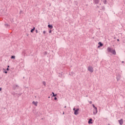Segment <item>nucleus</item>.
Listing matches in <instances>:
<instances>
[{
	"label": "nucleus",
	"instance_id": "1",
	"mask_svg": "<svg viewBox=\"0 0 125 125\" xmlns=\"http://www.w3.org/2000/svg\"><path fill=\"white\" fill-rule=\"evenodd\" d=\"M88 71L91 73H93V67L91 66H89L87 69Z\"/></svg>",
	"mask_w": 125,
	"mask_h": 125
},
{
	"label": "nucleus",
	"instance_id": "2",
	"mask_svg": "<svg viewBox=\"0 0 125 125\" xmlns=\"http://www.w3.org/2000/svg\"><path fill=\"white\" fill-rule=\"evenodd\" d=\"M98 112V111H97V108H94L93 111V115H96Z\"/></svg>",
	"mask_w": 125,
	"mask_h": 125
},
{
	"label": "nucleus",
	"instance_id": "3",
	"mask_svg": "<svg viewBox=\"0 0 125 125\" xmlns=\"http://www.w3.org/2000/svg\"><path fill=\"white\" fill-rule=\"evenodd\" d=\"M118 122L120 125H123L124 124V120L121 119L120 120H118Z\"/></svg>",
	"mask_w": 125,
	"mask_h": 125
},
{
	"label": "nucleus",
	"instance_id": "4",
	"mask_svg": "<svg viewBox=\"0 0 125 125\" xmlns=\"http://www.w3.org/2000/svg\"><path fill=\"white\" fill-rule=\"evenodd\" d=\"M79 111H80V109L77 108L75 111H74V115H79Z\"/></svg>",
	"mask_w": 125,
	"mask_h": 125
},
{
	"label": "nucleus",
	"instance_id": "5",
	"mask_svg": "<svg viewBox=\"0 0 125 125\" xmlns=\"http://www.w3.org/2000/svg\"><path fill=\"white\" fill-rule=\"evenodd\" d=\"M107 50L108 52H110L111 53L112 50H113L112 48H110V47H108L107 49Z\"/></svg>",
	"mask_w": 125,
	"mask_h": 125
},
{
	"label": "nucleus",
	"instance_id": "6",
	"mask_svg": "<svg viewBox=\"0 0 125 125\" xmlns=\"http://www.w3.org/2000/svg\"><path fill=\"white\" fill-rule=\"evenodd\" d=\"M111 53H112V54H114V55H116V50H112V51H111Z\"/></svg>",
	"mask_w": 125,
	"mask_h": 125
},
{
	"label": "nucleus",
	"instance_id": "7",
	"mask_svg": "<svg viewBox=\"0 0 125 125\" xmlns=\"http://www.w3.org/2000/svg\"><path fill=\"white\" fill-rule=\"evenodd\" d=\"M32 104L35 105V106H38V102H35V101H33L32 102Z\"/></svg>",
	"mask_w": 125,
	"mask_h": 125
},
{
	"label": "nucleus",
	"instance_id": "8",
	"mask_svg": "<svg viewBox=\"0 0 125 125\" xmlns=\"http://www.w3.org/2000/svg\"><path fill=\"white\" fill-rule=\"evenodd\" d=\"M88 124H92V119H90L88 122Z\"/></svg>",
	"mask_w": 125,
	"mask_h": 125
},
{
	"label": "nucleus",
	"instance_id": "9",
	"mask_svg": "<svg viewBox=\"0 0 125 125\" xmlns=\"http://www.w3.org/2000/svg\"><path fill=\"white\" fill-rule=\"evenodd\" d=\"M48 28H49L50 29H52V28H53V26L52 25H50V24H49V25H48Z\"/></svg>",
	"mask_w": 125,
	"mask_h": 125
},
{
	"label": "nucleus",
	"instance_id": "10",
	"mask_svg": "<svg viewBox=\"0 0 125 125\" xmlns=\"http://www.w3.org/2000/svg\"><path fill=\"white\" fill-rule=\"evenodd\" d=\"M35 29H36V28L33 27V28L31 30V31H30L31 33H33V32H34V31H35Z\"/></svg>",
	"mask_w": 125,
	"mask_h": 125
},
{
	"label": "nucleus",
	"instance_id": "11",
	"mask_svg": "<svg viewBox=\"0 0 125 125\" xmlns=\"http://www.w3.org/2000/svg\"><path fill=\"white\" fill-rule=\"evenodd\" d=\"M98 44H99L100 46H103V44L101 43V42H99Z\"/></svg>",
	"mask_w": 125,
	"mask_h": 125
},
{
	"label": "nucleus",
	"instance_id": "12",
	"mask_svg": "<svg viewBox=\"0 0 125 125\" xmlns=\"http://www.w3.org/2000/svg\"><path fill=\"white\" fill-rule=\"evenodd\" d=\"M95 3L96 4L99 3V0H95Z\"/></svg>",
	"mask_w": 125,
	"mask_h": 125
},
{
	"label": "nucleus",
	"instance_id": "13",
	"mask_svg": "<svg viewBox=\"0 0 125 125\" xmlns=\"http://www.w3.org/2000/svg\"><path fill=\"white\" fill-rule=\"evenodd\" d=\"M53 94V97H55V96H57V94H54V92L52 93Z\"/></svg>",
	"mask_w": 125,
	"mask_h": 125
},
{
	"label": "nucleus",
	"instance_id": "14",
	"mask_svg": "<svg viewBox=\"0 0 125 125\" xmlns=\"http://www.w3.org/2000/svg\"><path fill=\"white\" fill-rule=\"evenodd\" d=\"M11 58V59H15V56H12Z\"/></svg>",
	"mask_w": 125,
	"mask_h": 125
},
{
	"label": "nucleus",
	"instance_id": "15",
	"mask_svg": "<svg viewBox=\"0 0 125 125\" xmlns=\"http://www.w3.org/2000/svg\"><path fill=\"white\" fill-rule=\"evenodd\" d=\"M42 84H43V85H44V86H45V85H46V83L44 81L42 82Z\"/></svg>",
	"mask_w": 125,
	"mask_h": 125
},
{
	"label": "nucleus",
	"instance_id": "16",
	"mask_svg": "<svg viewBox=\"0 0 125 125\" xmlns=\"http://www.w3.org/2000/svg\"><path fill=\"white\" fill-rule=\"evenodd\" d=\"M17 86H18V85H15L13 86V88H14V89H15V88H16V87H17Z\"/></svg>",
	"mask_w": 125,
	"mask_h": 125
},
{
	"label": "nucleus",
	"instance_id": "17",
	"mask_svg": "<svg viewBox=\"0 0 125 125\" xmlns=\"http://www.w3.org/2000/svg\"><path fill=\"white\" fill-rule=\"evenodd\" d=\"M106 2H107V0H104V4H106Z\"/></svg>",
	"mask_w": 125,
	"mask_h": 125
},
{
	"label": "nucleus",
	"instance_id": "18",
	"mask_svg": "<svg viewBox=\"0 0 125 125\" xmlns=\"http://www.w3.org/2000/svg\"><path fill=\"white\" fill-rule=\"evenodd\" d=\"M92 106H93L94 109H95V108H97V107H96L95 106V105H94V104H92Z\"/></svg>",
	"mask_w": 125,
	"mask_h": 125
},
{
	"label": "nucleus",
	"instance_id": "19",
	"mask_svg": "<svg viewBox=\"0 0 125 125\" xmlns=\"http://www.w3.org/2000/svg\"><path fill=\"white\" fill-rule=\"evenodd\" d=\"M46 54H47V52H44V55H46Z\"/></svg>",
	"mask_w": 125,
	"mask_h": 125
},
{
	"label": "nucleus",
	"instance_id": "20",
	"mask_svg": "<svg viewBox=\"0 0 125 125\" xmlns=\"http://www.w3.org/2000/svg\"><path fill=\"white\" fill-rule=\"evenodd\" d=\"M5 26H9V25H8V24H5Z\"/></svg>",
	"mask_w": 125,
	"mask_h": 125
},
{
	"label": "nucleus",
	"instance_id": "21",
	"mask_svg": "<svg viewBox=\"0 0 125 125\" xmlns=\"http://www.w3.org/2000/svg\"><path fill=\"white\" fill-rule=\"evenodd\" d=\"M54 100H57V98L55 97V98H54Z\"/></svg>",
	"mask_w": 125,
	"mask_h": 125
},
{
	"label": "nucleus",
	"instance_id": "22",
	"mask_svg": "<svg viewBox=\"0 0 125 125\" xmlns=\"http://www.w3.org/2000/svg\"><path fill=\"white\" fill-rule=\"evenodd\" d=\"M89 104H92V101H90V102H89Z\"/></svg>",
	"mask_w": 125,
	"mask_h": 125
},
{
	"label": "nucleus",
	"instance_id": "23",
	"mask_svg": "<svg viewBox=\"0 0 125 125\" xmlns=\"http://www.w3.org/2000/svg\"><path fill=\"white\" fill-rule=\"evenodd\" d=\"M45 33H46V32L45 31H44L43 32V34H45Z\"/></svg>",
	"mask_w": 125,
	"mask_h": 125
},
{
	"label": "nucleus",
	"instance_id": "24",
	"mask_svg": "<svg viewBox=\"0 0 125 125\" xmlns=\"http://www.w3.org/2000/svg\"><path fill=\"white\" fill-rule=\"evenodd\" d=\"M6 70H7V71H9V68H7Z\"/></svg>",
	"mask_w": 125,
	"mask_h": 125
},
{
	"label": "nucleus",
	"instance_id": "25",
	"mask_svg": "<svg viewBox=\"0 0 125 125\" xmlns=\"http://www.w3.org/2000/svg\"><path fill=\"white\" fill-rule=\"evenodd\" d=\"M4 73H5V74H7V71H4Z\"/></svg>",
	"mask_w": 125,
	"mask_h": 125
},
{
	"label": "nucleus",
	"instance_id": "26",
	"mask_svg": "<svg viewBox=\"0 0 125 125\" xmlns=\"http://www.w3.org/2000/svg\"><path fill=\"white\" fill-rule=\"evenodd\" d=\"M76 110V108H73V111H75Z\"/></svg>",
	"mask_w": 125,
	"mask_h": 125
},
{
	"label": "nucleus",
	"instance_id": "27",
	"mask_svg": "<svg viewBox=\"0 0 125 125\" xmlns=\"http://www.w3.org/2000/svg\"><path fill=\"white\" fill-rule=\"evenodd\" d=\"M35 32H36V33H38V30L36 29V30H35Z\"/></svg>",
	"mask_w": 125,
	"mask_h": 125
},
{
	"label": "nucleus",
	"instance_id": "28",
	"mask_svg": "<svg viewBox=\"0 0 125 125\" xmlns=\"http://www.w3.org/2000/svg\"><path fill=\"white\" fill-rule=\"evenodd\" d=\"M51 32H52V31H51V30H49V33H51Z\"/></svg>",
	"mask_w": 125,
	"mask_h": 125
},
{
	"label": "nucleus",
	"instance_id": "29",
	"mask_svg": "<svg viewBox=\"0 0 125 125\" xmlns=\"http://www.w3.org/2000/svg\"><path fill=\"white\" fill-rule=\"evenodd\" d=\"M99 47H101V46L99 45V46H98V48H99Z\"/></svg>",
	"mask_w": 125,
	"mask_h": 125
},
{
	"label": "nucleus",
	"instance_id": "30",
	"mask_svg": "<svg viewBox=\"0 0 125 125\" xmlns=\"http://www.w3.org/2000/svg\"><path fill=\"white\" fill-rule=\"evenodd\" d=\"M117 42H120V40L119 39H117Z\"/></svg>",
	"mask_w": 125,
	"mask_h": 125
},
{
	"label": "nucleus",
	"instance_id": "31",
	"mask_svg": "<svg viewBox=\"0 0 125 125\" xmlns=\"http://www.w3.org/2000/svg\"><path fill=\"white\" fill-rule=\"evenodd\" d=\"M21 12H22V11H21L20 13L21 14Z\"/></svg>",
	"mask_w": 125,
	"mask_h": 125
},
{
	"label": "nucleus",
	"instance_id": "32",
	"mask_svg": "<svg viewBox=\"0 0 125 125\" xmlns=\"http://www.w3.org/2000/svg\"><path fill=\"white\" fill-rule=\"evenodd\" d=\"M122 63H125V62H124V61H122Z\"/></svg>",
	"mask_w": 125,
	"mask_h": 125
},
{
	"label": "nucleus",
	"instance_id": "33",
	"mask_svg": "<svg viewBox=\"0 0 125 125\" xmlns=\"http://www.w3.org/2000/svg\"><path fill=\"white\" fill-rule=\"evenodd\" d=\"M1 89H2L1 88H0V91L1 90Z\"/></svg>",
	"mask_w": 125,
	"mask_h": 125
},
{
	"label": "nucleus",
	"instance_id": "34",
	"mask_svg": "<svg viewBox=\"0 0 125 125\" xmlns=\"http://www.w3.org/2000/svg\"><path fill=\"white\" fill-rule=\"evenodd\" d=\"M7 67H8V68H9V65H8Z\"/></svg>",
	"mask_w": 125,
	"mask_h": 125
},
{
	"label": "nucleus",
	"instance_id": "35",
	"mask_svg": "<svg viewBox=\"0 0 125 125\" xmlns=\"http://www.w3.org/2000/svg\"><path fill=\"white\" fill-rule=\"evenodd\" d=\"M66 107H67V106H64V108H66Z\"/></svg>",
	"mask_w": 125,
	"mask_h": 125
},
{
	"label": "nucleus",
	"instance_id": "36",
	"mask_svg": "<svg viewBox=\"0 0 125 125\" xmlns=\"http://www.w3.org/2000/svg\"><path fill=\"white\" fill-rule=\"evenodd\" d=\"M48 98H50V97H48Z\"/></svg>",
	"mask_w": 125,
	"mask_h": 125
},
{
	"label": "nucleus",
	"instance_id": "37",
	"mask_svg": "<svg viewBox=\"0 0 125 125\" xmlns=\"http://www.w3.org/2000/svg\"><path fill=\"white\" fill-rule=\"evenodd\" d=\"M114 39H116V37H114Z\"/></svg>",
	"mask_w": 125,
	"mask_h": 125
},
{
	"label": "nucleus",
	"instance_id": "38",
	"mask_svg": "<svg viewBox=\"0 0 125 125\" xmlns=\"http://www.w3.org/2000/svg\"><path fill=\"white\" fill-rule=\"evenodd\" d=\"M63 114H64V112L63 113Z\"/></svg>",
	"mask_w": 125,
	"mask_h": 125
}]
</instances>
